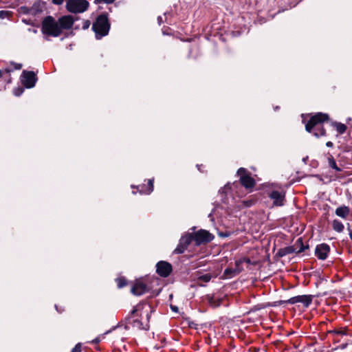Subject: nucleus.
<instances>
[{
    "label": "nucleus",
    "mask_w": 352,
    "mask_h": 352,
    "mask_svg": "<svg viewBox=\"0 0 352 352\" xmlns=\"http://www.w3.org/2000/svg\"><path fill=\"white\" fill-rule=\"evenodd\" d=\"M329 120V115L323 113H317L311 116L305 125V129L309 133H312L316 138L324 136L326 131L322 123Z\"/></svg>",
    "instance_id": "f257e3e1"
},
{
    "label": "nucleus",
    "mask_w": 352,
    "mask_h": 352,
    "mask_svg": "<svg viewBox=\"0 0 352 352\" xmlns=\"http://www.w3.org/2000/svg\"><path fill=\"white\" fill-rule=\"evenodd\" d=\"M110 23L107 14L102 13L97 16L92 25V30L95 32L96 38L99 40L109 34Z\"/></svg>",
    "instance_id": "f03ea898"
},
{
    "label": "nucleus",
    "mask_w": 352,
    "mask_h": 352,
    "mask_svg": "<svg viewBox=\"0 0 352 352\" xmlns=\"http://www.w3.org/2000/svg\"><path fill=\"white\" fill-rule=\"evenodd\" d=\"M41 32L47 36L58 37L62 34L58 22L52 16L45 17L41 23Z\"/></svg>",
    "instance_id": "7ed1b4c3"
},
{
    "label": "nucleus",
    "mask_w": 352,
    "mask_h": 352,
    "mask_svg": "<svg viewBox=\"0 0 352 352\" xmlns=\"http://www.w3.org/2000/svg\"><path fill=\"white\" fill-rule=\"evenodd\" d=\"M142 306V305L140 303L133 307L129 316L126 318V322L127 325H131L140 330L148 331L149 329V324H148V323L144 324L140 319L135 318V314L140 309Z\"/></svg>",
    "instance_id": "20e7f679"
},
{
    "label": "nucleus",
    "mask_w": 352,
    "mask_h": 352,
    "mask_svg": "<svg viewBox=\"0 0 352 352\" xmlns=\"http://www.w3.org/2000/svg\"><path fill=\"white\" fill-rule=\"evenodd\" d=\"M89 3L87 0H67L66 9L71 13H82L87 10Z\"/></svg>",
    "instance_id": "39448f33"
},
{
    "label": "nucleus",
    "mask_w": 352,
    "mask_h": 352,
    "mask_svg": "<svg viewBox=\"0 0 352 352\" xmlns=\"http://www.w3.org/2000/svg\"><path fill=\"white\" fill-rule=\"evenodd\" d=\"M237 175L239 177L240 183L245 188H254L256 182L251 177L250 173L245 168H240L237 170Z\"/></svg>",
    "instance_id": "423d86ee"
},
{
    "label": "nucleus",
    "mask_w": 352,
    "mask_h": 352,
    "mask_svg": "<svg viewBox=\"0 0 352 352\" xmlns=\"http://www.w3.org/2000/svg\"><path fill=\"white\" fill-rule=\"evenodd\" d=\"M214 235L206 230H200L192 234V241H195L197 245L206 244L212 241Z\"/></svg>",
    "instance_id": "0eeeda50"
},
{
    "label": "nucleus",
    "mask_w": 352,
    "mask_h": 352,
    "mask_svg": "<svg viewBox=\"0 0 352 352\" xmlns=\"http://www.w3.org/2000/svg\"><path fill=\"white\" fill-rule=\"evenodd\" d=\"M21 80L25 88L30 89L35 86L37 81L36 74L32 71H23Z\"/></svg>",
    "instance_id": "6e6552de"
},
{
    "label": "nucleus",
    "mask_w": 352,
    "mask_h": 352,
    "mask_svg": "<svg viewBox=\"0 0 352 352\" xmlns=\"http://www.w3.org/2000/svg\"><path fill=\"white\" fill-rule=\"evenodd\" d=\"M173 267L167 261H160L156 264V272L161 277H168L172 272Z\"/></svg>",
    "instance_id": "1a4fd4ad"
},
{
    "label": "nucleus",
    "mask_w": 352,
    "mask_h": 352,
    "mask_svg": "<svg viewBox=\"0 0 352 352\" xmlns=\"http://www.w3.org/2000/svg\"><path fill=\"white\" fill-rule=\"evenodd\" d=\"M192 241V234H186L182 236L177 248L173 251L174 254H182L187 249Z\"/></svg>",
    "instance_id": "9d476101"
},
{
    "label": "nucleus",
    "mask_w": 352,
    "mask_h": 352,
    "mask_svg": "<svg viewBox=\"0 0 352 352\" xmlns=\"http://www.w3.org/2000/svg\"><path fill=\"white\" fill-rule=\"evenodd\" d=\"M330 252V246L327 243H320L316 245L315 248V256L319 259L324 261Z\"/></svg>",
    "instance_id": "9b49d317"
},
{
    "label": "nucleus",
    "mask_w": 352,
    "mask_h": 352,
    "mask_svg": "<svg viewBox=\"0 0 352 352\" xmlns=\"http://www.w3.org/2000/svg\"><path fill=\"white\" fill-rule=\"evenodd\" d=\"M78 18H74L72 15H65L60 17L58 20L59 27L60 30H69L73 27L74 21L77 20Z\"/></svg>",
    "instance_id": "f8f14e48"
},
{
    "label": "nucleus",
    "mask_w": 352,
    "mask_h": 352,
    "mask_svg": "<svg viewBox=\"0 0 352 352\" xmlns=\"http://www.w3.org/2000/svg\"><path fill=\"white\" fill-rule=\"evenodd\" d=\"M312 302V296L311 295H301L292 297L287 300L286 302L289 304H296L300 302L303 304L305 307H308Z\"/></svg>",
    "instance_id": "ddd939ff"
},
{
    "label": "nucleus",
    "mask_w": 352,
    "mask_h": 352,
    "mask_svg": "<svg viewBox=\"0 0 352 352\" xmlns=\"http://www.w3.org/2000/svg\"><path fill=\"white\" fill-rule=\"evenodd\" d=\"M269 197L273 200V204L276 206H282L285 200V194L283 191L272 190L269 193Z\"/></svg>",
    "instance_id": "4468645a"
},
{
    "label": "nucleus",
    "mask_w": 352,
    "mask_h": 352,
    "mask_svg": "<svg viewBox=\"0 0 352 352\" xmlns=\"http://www.w3.org/2000/svg\"><path fill=\"white\" fill-rule=\"evenodd\" d=\"M131 291L135 296H141L147 292L148 289L142 280H137L132 286Z\"/></svg>",
    "instance_id": "2eb2a0df"
},
{
    "label": "nucleus",
    "mask_w": 352,
    "mask_h": 352,
    "mask_svg": "<svg viewBox=\"0 0 352 352\" xmlns=\"http://www.w3.org/2000/svg\"><path fill=\"white\" fill-rule=\"evenodd\" d=\"M44 4V2L39 1L34 2L32 6L30 8L24 7V8L27 10V12H25V13L33 16H36L43 11Z\"/></svg>",
    "instance_id": "dca6fc26"
},
{
    "label": "nucleus",
    "mask_w": 352,
    "mask_h": 352,
    "mask_svg": "<svg viewBox=\"0 0 352 352\" xmlns=\"http://www.w3.org/2000/svg\"><path fill=\"white\" fill-rule=\"evenodd\" d=\"M153 179H148L147 185L143 184L138 186L140 194L149 195L153 191Z\"/></svg>",
    "instance_id": "f3484780"
},
{
    "label": "nucleus",
    "mask_w": 352,
    "mask_h": 352,
    "mask_svg": "<svg viewBox=\"0 0 352 352\" xmlns=\"http://www.w3.org/2000/svg\"><path fill=\"white\" fill-rule=\"evenodd\" d=\"M294 246L297 248L296 251L295 252L296 254L302 253L309 248L308 244L304 245L303 239L302 237H300L296 240Z\"/></svg>",
    "instance_id": "a211bd4d"
},
{
    "label": "nucleus",
    "mask_w": 352,
    "mask_h": 352,
    "mask_svg": "<svg viewBox=\"0 0 352 352\" xmlns=\"http://www.w3.org/2000/svg\"><path fill=\"white\" fill-rule=\"evenodd\" d=\"M206 298L208 304L214 308L219 307L221 304V298H216L214 295H207Z\"/></svg>",
    "instance_id": "6ab92c4d"
},
{
    "label": "nucleus",
    "mask_w": 352,
    "mask_h": 352,
    "mask_svg": "<svg viewBox=\"0 0 352 352\" xmlns=\"http://www.w3.org/2000/svg\"><path fill=\"white\" fill-rule=\"evenodd\" d=\"M350 210L348 206H342L340 207H338L336 209V214L340 217H342L343 219H346V217L349 214Z\"/></svg>",
    "instance_id": "aec40b11"
},
{
    "label": "nucleus",
    "mask_w": 352,
    "mask_h": 352,
    "mask_svg": "<svg viewBox=\"0 0 352 352\" xmlns=\"http://www.w3.org/2000/svg\"><path fill=\"white\" fill-rule=\"evenodd\" d=\"M296 249L297 248H295L294 245L287 246L284 248L278 250L277 254L280 257H283L287 254L294 253L296 251Z\"/></svg>",
    "instance_id": "412c9836"
},
{
    "label": "nucleus",
    "mask_w": 352,
    "mask_h": 352,
    "mask_svg": "<svg viewBox=\"0 0 352 352\" xmlns=\"http://www.w3.org/2000/svg\"><path fill=\"white\" fill-rule=\"evenodd\" d=\"M241 273L240 269L227 267L223 272V276L228 278H232Z\"/></svg>",
    "instance_id": "4be33fe9"
},
{
    "label": "nucleus",
    "mask_w": 352,
    "mask_h": 352,
    "mask_svg": "<svg viewBox=\"0 0 352 352\" xmlns=\"http://www.w3.org/2000/svg\"><path fill=\"white\" fill-rule=\"evenodd\" d=\"M327 161H328L329 166L330 168H333L336 172L342 171V169L338 166L336 162L335 159L333 158V157L329 153L328 154Z\"/></svg>",
    "instance_id": "5701e85b"
},
{
    "label": "nucleus",
    "mask_w": 352,
    "mask_h": 352,
    "mask_svg": "<svg viewBox=\"0 0 352 352\" xmlns=\"http://www.w3.org/2000/svg\"><path fill=\"white\" fill-rule=\"evenodd\" d=\"M331 125L334 126L340 134H343L346 131V126L341 122H333Z\"/></svg>",
    "instance_id": "b1692460"
},
{
    "label": "nucleus",
    "mask_w": 352,
    "mask_h": 352,
    "mask_svg": "<svg viewBox=\"0 0 352 352\" xmlns=\"http://www.w3.org/2000/svg\"><path fill=\"white\" fill-rule=\"evenodd\" d=\"M332 227L335 231L338 232H342L344 228L342 223L337 219H335L333 221Z\"/></svg>",
    "instance_id": "393cba45"
},
{
    "label": "nucleus",
    "mask_w": 352,
    "mask_h": 352,
    "mask_svg": "<svg viewBox=\"0 0 352 352\" xmlns=\"http://www.w3.org/2000/svg\"><path fill=\"white\" fill-rule=\"evenodd\" d=\"M227 189H230V183H228L227 184H226L223 188H221L219 192L220 193V195H221L222 198H221V201L223 203H226V190Z\"/></svg>",
    "instance_id": "a878e982"
},
{
    "label": "nucleus",
    "mask_w": 352,
    "mask_h": 352,
    "mask_svg": "<svg viewBox=\"0 0 352 352\" xmlns=\"http://www.w3.org/2000/svg\"><path fill=\"white\" fill-rule=\"evenodd\" d=\"M116 281L119 288L124 287L127 285V280L123 276L116 278Z\"/></svg>",
    "instance_id": "bb28decb"
},
{
    "label": "nucleus",
    "mask_w": 352,
    "mask_h": 352,
    "mask_svg": "<svg viewBox=\"0 0 352 352\" xmlns=\"http://www.w3.org/2000/svg\"><path fill=\"white\" fill-rule=\"evenodd\" d=\"M12 15V12L10 10H1L0 11V19H3L6 18L9 19Z\"/></svg>",
    "instance_id": "cd10ccee"
},
{
    "label": "nucleus",
    "mask_w": 352,
    "mask_h": 352,
    "mask_svg": "<svg viewBox=\"0 0 352 352\" xmlns=\"http://www.w3.org/2000/svg\"><path fill=\"white\" fill-rule=\"evenodd\" d=\"M211 277L212 276H211V275L210 274H206L200 276L199 277V280H203L205 283H208V282H209L210 280Z\"/></svg>",
    "instance_id": "c85d7f7f"
},
{
    "label": "nucleus",
    "mask_w": 352,
    "mask_h": 352,
    "mask_svg": "<svg viewBox=\"0 0 352 352\" xmlns=\"http://www.w3.org/2000/svg\"><path fill=\"white\" fill-rule=\"evenodd\" d=\"M24 91V89L23 87H19L17 88H14L13 90L14 94L16 96H21Z\"/></svg>",
    "instance_id": "c756f323"
},
{
    "label": "nucleus",
    "mask_w": 352,
    "mask_h": 352,
    "mask_svg": "<svg viewBox=\"0 0 352 352\" xmlns=\"http://www.w3.org/2000/svg\"><path fill=\"white\" fill-rule=\"evenodd\" d=\"M329 333H332V334L338 335V336H343V335L346 334L344 331L342 329H334L333 331H330Z\"/></svg>",
    "instance_id": "7c9ffc66"
},
{
    "label": "nucleus",
    "mask_w": 352,
    "mask_h": 352,
    "mask_svg": "<svg viewBox=\"0 0 352 352\" xmlns=\"http://www.w3.org/2000/svg\"><path fill=\"white\" fill-rule=\"evenodd\" d=\"M243 262H242V260L241 258L239 259V260H236L234 262V265H235V269H240L241 270V272L243 270V268L241 267V265H242Z\"/></svg>",
    "instance_id": "2f4dec72"
},
{
    "label": "nucleus",
    "mask_w": 352,
    "mask_h": 352,
    "mask_svg": "<svg viewBox=\"0 0 352 352\" xmlns=\"http://www.w3.org/2000/svg\"><path fill=\"white\" fill-rule=\"evenodd\" d=\"M114 1H115V0H94V3L99 4L101 3H104L109 4V3H112Z\"/></svg>",
    "instance_id": "473e14b6"
},
{
    "label": "nucleus",
    "mask_w": 352,
    "mask_h": 352,
    "mask_svg": "<svg viewBox=\"0 0 352 352\" xmlns=\"http://www.w3.org/2000/svg\"><path fill=\"white\" fill-rule=\"evenodd\" d=\"M82 346L80 343H78L76 346L72 349L71 352H81Z\"/></svg>",
    "instance_id": "72a5a7b5"
},
{
    "label": "nucleus",
    "mask_w": 352,
    "mask_h": 352,
    "mask_svg": "<svg viewBox=\"0 0 352 352\" xmlns=\"http://www.w3.org/2000/svg\"><path fill=\"white\" fill-rule=\"evenodd\" d=\"M90 24H91V23H90V21L89 20H85L83 21V24H82V29L83 30L88 29L89 28V26H90Z\"/></svg>",
    "instance_id": "f704fd0d"
},
{
    "label": "nucleus",
    "mask_w": 352,
    "mask_h": 352,
    "mask_svg": "<svg viewBox=\"0 0 352 352\" xmlns=\"http://www.w3.org/2000/svg\"><path fill=\"white\" fill-rule=\"evenodd\" d=\"M241 260H242L243 263H246L248 264H254V263L252 262V261L250 260V258L243 257V258H241Z\"/></svg>",
    "instance_id": "c9c22d12"
},
{
    "label": "nucleus",
    "mask_w": 352,
    "mask_h": 352,
    "mask_svg": "<svg viewBox=\"0 0 352 352\" xmlns=\"http://www.w3.org/2000/svg\"><path fill=\"white\" fill-rule=\"evenodd\" d=\"M52 1L54 4L59 6L63 3L64 0H52Z\"/></svg>",
    "instance_id": "e433bc0d"
},
{
    "label": "nucleus",
    "mask_w": 352,
    "mask_h": 352,
    "mask_svg": "<svg viewBox=\"0 0 352 352\" xmlns=\"http://www.w3.org/2000/svg\"><path fill=\"white\" fill-rule=\"evenodd\" d=\"M170 309L174 312L177 313V312L179 311L178 307L177 306H175V305H170Z\"/></svg>",
    "instance_id": "4c0bfd02"
},
{
    "label": "nucleus",
    "mask_w": 352,
    "mask_h": 352,
    "mask_svg": "<svg viewBox=\"0 0 352 352\" xmlns=\"http://www.w3.org/2000/svg\"><path fill=\"white\" fill-rule=\"evenodd\" d=\"M157 23H158V24H159L160 25L162 23H164V21H163L162 17L161 16H159L157 17Z\"/></svg>",
    "instance_id": "58836bf2"
},
{
    "label": "nucleus",
    "mask_w": 352,
    "mask_h": 352,
    "mask_svg": "<svg viewBox=\"0 0 352 352\" xmlns=\"http://www.w3.org/2000/svg\"><path fill=\"white\" fill-rule=\"evenodd\" d=\"M328 295V293L327 292H322V293H318L316 296L318 297L319 296H327Z\"/></svg>",
    "instance_id": "ea45409f"
},
{
    "label": "nucleus",
    "mask_w": 352,
    "mask_h": 352,
    "mask_svg": "<svg viewBox=\"0 0 352 352\" xmlns=\"http://www.w3.org/2000/svg\"><path fill=\"white\" fill-rule=\"evenodd\" d=\"M55 308H56V311L59 313H63L64 311L63 308H58L56 305H55Z\"/></svg>",
    "instance_id": "a19ab883"
},
{
    "label": "nucleus",
    "mask_w": 352,
    "mask_h": 352,
    "mask_svg": "<svg viewBox=\"0 0 352 352\" xmlns=\"http://www.w3.org/2000/svg\"><path fill=\"white\" fill-rule=\"evenodd\" d=\"M326 146H327V147H333V142H332L329 141V142H327L326 143Z\"/></svg>",
    "instance_id": "79ce46f5"
},
{
    "label": "nucleus",
    "mask_w": 352,
    "mask_h": 352,
    "mask_svg": "<svg viewBox=\"0 0 352 352\" xmlns=\"http://www.w3.org/2000/svg\"><path fill=\"white\" fill-rule=\"evenodd\" d=\"M348 230H349V234L350 239L352 241V230L349 227Z\"/></svg>",
    "instance_id": "37998d69"
},
{
    "label": "nucleus",
    "mask_w": 352,
    "mask_h": 352,
    "mask_svg": "<svg viewBox=\"0 0 352 352\" xmlns=\"http://www.w3.org/2000/svg\"><path fill=\"white\" fill-rule=\"evenodd\" d=\"M100 342V338H99V337H98V338H95V339L93 340V342H94V343H96V344L99 343Z\"/></svg>",
    "instance_id": "c03bdc74"
},
{
    "label": "nucleus",
    "mask_w": 352,
    "mask_h": 352,
    "mask_svg": "<svg viewBox=\"0 0 352 352\" xmlns=\"http://www.w3.org/2000/svg\"><path fill=\"white\" fill-rule=\"evenodd\" d=\"M21 64H16L15 69H20L21 68Z\"/></svg>",
    "instance_id": "a18cd8bd"
},
{
    "label": "nucleus",
    "mask_w": 352,
    "mask_h": 352,
    "mask_svg": "<svg viewBox=\"0 0 352 352\" xmlns=\"http://www.w3.org/2000/svg\"><path fill=\"white\" fill-rule=\"evenodd\" d=\"M22 21L25 23V24H30V21L29 20H27V19H22Z\"/></svg>",
    "instance_id": "49530a36"
},
{
    "label": "nucleus",
    "mask_w": 352,
    "mask_h": 352,
    "mask_svg": "<svg viewBox=\"0 0 352 352\" xmlns=\"http://www.w3.org/2000/svg\"><path fill=\"white\" fill-rule=\"evenodd\" d=\"M150 317H151V315L149 314H148L146 315V319H147V323L148 324L149 323Z\"/></svg>",
    "instance_id": "de8ad7c7"
},
{
    "label": "nucleus",
    "mask_w": 352,
    "mask_h": 352,
    "mask_svg": "<svg viewBox=\"0 0 352 352\" xmlns=\"http://www.w3.org/2000/svg\"><path fill=\"white\" fill-rule=\"evenodd\" d=\"M24 7H25V6L21 7V9L23 10V13L26 14V13H25V12H27V10H25V9L24 8Z\"/></svg>",
    "instance_id": "09e8293b"
},
{
    "label": "nucleus",
    "mask_w": 352,
    "mask_h": 352,
    "mask_svg": "<svg viewBox=\"0 0 352 352\" xmlns=\"http://www.w3.org/2000/svg\"><path fill=\"white\" fill-rule=\"evenodd\" d=\"M79 29H80V28H79V26H78V25H76V26L74 27V30H79Z\"/></svg>",
    "instance_id": "8fccbe9b"
},
{
    "label": "nucleus",
    "mask_w": 352,
    "mask_h": 352,
    "mask_svg": "<svg viewBox=\"0 0 352 352\" xmlns=\"http://www.w3.org/2000/svg\"><path fill=\"white\" fill-rule=\"evenodd\" d=\"M2 76H3V72H2V71L0 69V78H1V77H2Z\"/></svg>",
    "instance_id": "3c124183"
},
{
    "label": "nucleus",
    "mask_w": 352,
    "mask_h": 352,
    "mask_svg": "<svg viewBox=\"0 0 352 352\" xmlns=\"http://www.w3.org/2000/svg\"><path fill=\"white\" fill-rule=\"evenodd\" d=\"M6 72H8V73H9V72H10V69H6Z\"/></svg>",
    "instance_id": "603ef678"
},
{
    "label": "nucleus",
    "mask_w": 352,
    "mask_h": 352,
    "mask_svg": "<svg viewBox=\"0 0 352 352\" xmlns=\"http://www.w3.org/2000/svg\"><path fill=\"white\" fill-rule=\"evenodd\" d=\"M307 158H308L307 157H305V158H303V160H302L305 162H306V160H307Z\"/></svg>",
    "instance_id": "864d4df0"
},
{
    "label": "nucleus",
    "mask_w": 352,
    "mask_h": 352,
    "mask_svg": "<svg viewBox=\"0 0 352 352\" xmlns=\"http://www.w3.org/2000/svg\"><path fill=\"white\" fill-rule=\"evenodd\" d=\"M223 236H228V234H223Z\"/></svg>",
    "instance_id": "5fc2aeb1"
},
{
    "label": "nucleus",
    "mask_w": 352,
    "mask_h": 352,
    "mask_svg": "<svg viewBox=\"0 0 352 352\" xmlns=\"http://www.w3.org/2000/svg\"><path fill=\"white\" fill-rule=\"evenodd\" d=\"M212 216V214L211 213L208 215L209 217H211Z\"/></svg>",
    "instance_id": "6e6d98bb"
}]
</instances>
